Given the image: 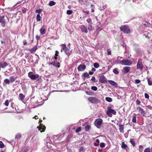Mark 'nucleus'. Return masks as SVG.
<instances>
[{
	"label": "nucleus",
	"mask_w": 152,
	"mask_h": 152,
	"mask_svg": "<svg viewBox=\"0 0 152 152\" xmlns=\"http://www.w3.org/2000/svg\"><path fill=\"white\" fill-rule=\"evenodd\" d=\"M86 66L84 64H81L77 67V69L78 71H83L86 68Z\"/></svg>",
	"instance_id": "obj_12"
},
{
	"label": "nucleus",
	"mask_w": 152,
	"mask_h": 152,
	"mask_svg": "<svg viewBox=\"0 0 152 152\" xmlns=\"http://www.w3.org/2000/svg\"><path fill=\"white\" fill-rule=\"evenodd\" d=\"M150 151L149 148H147L145 149L144 152H150Z\"/></svg>",
	"instance_id": "obj_46"
},
{
	"label": "nucleus",
	"mask_w": 152,
	"mask_h": 152,
	"mask_svg": "<svg viewBox=\"0 0 152 152\" xmlns=\"http://www.w3.org/2000/svg\"><path fill=\"white\" fill-rule=\"evenodd\" d=\"M61 45L62 46L63 50L64 51L65 54L68 56H69L71 54L70 52L69 49L66 47V44H62Z\"/></svg>",
	"instance_id": "obj_7"
},
{
	"label": "nucleus",
	"mask_w": 152,
	"mask_h": 152,
	"mask_svg": "<svg viewBox=\"0 0 152 152\" xmlns=\"http://www.w3.org/2000/svg\"><path fill=\"white\" fill-rule=\"evenodd\" d=\"M113 72L115 75H118L119 73V72L118 70L117 69L115 68L113 70Z\"/></svg>",
	"instance_id": "obj_31"
},
{
	"label": "nucleus",
	"mask_w": 152,
	"mask_h": 152,
	"mask_svg": "<svg viewBox=\"0 0 152 152\" xmlns=\"http://www.w3.org/2000/svg\"><path fill=\"white\" fill-rule=\"evenodd\" d=\"M91 12H94V7H91Z\"/></svg>",
	"instance_id": "obj_63"
},
{
	"label": "nucleus",
	"mask_w": 152,
	"mask_h": 152,
	"mask_svg": "<svg viewBox=\"0 0 152 152\" xmlns=\"http://www.w3.org/2000/svg\"><path fill=\"white\" fill-rule=\"evenodd\" d=\"M37 128L38 129V130L40 131L41 132H42L45 131L46 127L43 124H40L39 127L38 126Z\"/></svg>",
	"instance_id": "obj_9"
},
{
	"label": "nucleus",
	"mask_w": 152,
	"mask_h": 152,
	"mask_svg": "<svg viewBox=\"0 0 152 152\" xmlns=\"http://www.w3.org/2000/svg\"><path fill=\"white\" fill-rule=\"evenodd\" d=\"M95 80H96V78H95V77L94 76L92 77V78L91 80L93 81L94 82H96Z\"/></svg>",
	"instance_id": "obj_51"
},
{
	"label": "nucleus",
	"mask_w": 152,
	"mask_h": 152,
	"mask_svg": "<svg viewBox=\"0 0 152 152\" xmlns=\"http://www.w3.org/2000/svg\"><path fill=\"white\" fill-rule=\"evenodd\" d=\"M102 149H98V152H102Z\"/></svg>",
	"instance_id": "obj_64"
},
{
	"label": "nucleus",
	"mask_w": 152,
	"mask_h": 152,
	"mask_svg": "<svg viewBox=\"0 0 152 152\" xmlns=\"http://www.w3.org/2000/svg\"><path fill=\"white\" fill-rule=\"evenodd\" d=\"M108 81L110 83V84L112 85L113 86L115 87H116L118 86V84L114 81L111 80H108Z\"/></svg>",
	"instance_id": "obj_19"
},
{
	"label": "nucleus",
	"mask_w": 152,
	"mask_h": 152,
	"mask_svg": "<svg viewBox=\"0 0 152 152\" xmlns=\"http://www.w3.org/2000/svg\"><path fill=\"white\" fill-rule=\"evenodd\" d=\"M21 137V134H17L15 137V138L16 139H19Z\"/></svg>",
	"instance_id": "obj_34"
},
{
	"label": "nucleus",
	"mask_w": 152,
	"mask_h": 152,
	"mask_svg": "<svg viewBox=\"0 0 152 152\" xmlns=\"http://www.w3.org/2000/svg\"><path fill=\"white\" fill-rule=\"evenodd\" d=\"M96 70V69L95 68H92V69H91L92 71L93 72H94Z\"/></svg>",
	"instance_id": "obj_62"
},
{
	"label": "nucleus",
	"mask_w": 152,
	"mask_h": 152,
	"mask_svg": "<svg viewBox=\"0 0 152 152\" xmlns=\"http://www.w3.org/2000/svg\"><path fill=\"white\" fill-rule=\"evenodd\" d=\"M36 39L37 40H39L40 38L39 37V36L38 35H36Z\"/></svg>",
	"instance_id": "obj_59"
},
{
	"label": "nucleus",
	"mask_w": 152,
	"mask_h": 152,
	"mask_svg": "<svg viewBox=\"0 0 152 152\" xmlns=\"http://www.w3.org/2000/svg\"><path fill=\"white\" fill-rule=\"evenodd\" d=\"M132 121L134 123H135L136 122V116H134L132 119Z\"/></svg>",
	"instance_id": "obj_41"
},
{
	"label": "nucleus",
	"mask_w": 152,
	"mask_h": 152,
	"mask_svg": "<svg viewBox=\"0 0 152 152\" xmlns=\"http://www.w3.org/2000/svg\"><path fill=\"white\" fill-rule=\"evenodd\" d=\"M28 77L32 80H35L39 77V75H34L33 74L32 72H30L28 74Z\"/></svg>",
	"instance_id": "obj_6"
},
{
	"label": "nucleus",
	"mask_w": 152,
	"mask_h": 152,
	"mask_svg": "<svg viewBox=\"0 0 152 152\" xmlns=\"http://www.w3.org/2000/svg\"><path fill=\"white\" fill-rule=\"evenodd\" d=\"M4 104H5V105L6 106H8L9 105V100H6L4 103Z\"/></svg>",
	"instance_id": "obj_45"
},
{
	"label": "nucleus",
	"mask_w": 152,
	"mask_h": 152,
	"mask_svg": "<svg viewBox=\"0 0 152 152\" xmlns=\"http://www.w3.org/2000/svg\"><path fill=\"white\" fill-rule=\"evenodd\" d=\"M94 145L95 146H97L99 145V143H97L96 142H95L94 143Z\"/></svg>",
	"instance_id": "obj_60"
},
{
	"label": "nucleus",
	"mask_w": 152,
	"mask_h": 152,
	"mask_svg": "<svg viewBox=\"0 0 152 152\" xmlns=\"http://www.w3.org/2000/svg\"><path fill=\"white\" fill-rule=\"evenodd\" d=\"M84 148L83 147H81L80 149H79V151H81L83 152L82 151H84Z\"/></svg>",
	"instance_id": "obj_52"
},
{
	"label": "nucleus",
	"mask_w": 152,
	"mask_h": 152,
	"mask_svg": "<svg viewBox=\"0 0 152 152\" xmlns=\"http://www.w3.org/2000/svg\"><path fill=\"white\" fill-rule=\"evenodd\" d=\"M25 96L22 94H19V99L23 101V99L25 97Z\"/></svg>",
	"instance_id": "obj_21"
},
{
	"label": "nucleus",
	"mask_w": 152,
	"mask_h": 152,
	"mask_svg": "<svg viewBox=\"0 0 152 152\" xmlns=\"http://www.w3.org/2000/svg\"><path fill=\"white\" fill-rule=\"evenodd\" d=\"M146 107L150 110L152 109V107L150 105H148L146 106Z\"/></svg>",
	"instance_id": "obj_53"
},
{
	"label": "nucleus",
	"mask_w": 152,
	"mask_h": 152,
	"mask_svg": "<svg viewBox=\"0 0 152 152\" xmlns=\"http://www.w3.org/2000/svg\"><path fill=\"white\" fill-rule=\"evenodd\" d=\"M83 75L84 77H88L89 76L87 72L84 73L83 74Z\"/></svg>",
	"instance_id": "obj_36"
},
{
	"label": "nucleus",
	"mask_w": 152,
	"mask_h": 152,
	"mask_svg": "<svg viewBox=\"0 0 152 152\" xmlns=\"http://www.w3.org/2000/svg\"><path fill=\"white\" fill-rule=\"evenodd\" d=\"M73 11L71 10H67L66 12V13L67 15H70L72 14Z\"/></svg>",
	"instance_id": "obj_38"
},
{
	"label": "nucleus",
	"mask_w": 152,
	"mask_h": 152,
	"mask_svg": "<svg viewBox=\"0 0 152 152\" xmlns=\"http://www.w3.org/2000/svg\"><path fill=\"white\" fill-rule=\"evenodd\" d=\"M4 16H0V22L1 23V26L4 27L6 25V20L4 18Z\"/></svg>",
	"instance_id": "obj_8"
},
{
	"label": "nucleus",
	"mask_w": 152,
	"mask_h": 152,
	"mask_svg": "<svg viewBox=\"0 0 152 152\" xmlns=\"http://www.w3.org/2000/svg\"><path fill=\"white\" fill-rule=\"evenodd\" d=\"M145 97L146 99H149V96L148 94L147 93H145Z\"/></svg>",
	"instance_id": "obj_50"
},
{
	"label": "nucleus",
	"mask_w": 152,
	"mask_h": 152,
	"mask_svg": "<svg viewBox=\"0 0 152 152\" xmlns=\"http://www.w3.org/2000/svg\"><path fill=\"white\" fill-rule=\"evenodd\" d=\"M4 145L3 143L0 144V148H3L4 147Z\"/></svg>",
	"instance_id": "obj_58"
},
{
	"label": "nucleus",
	"mask_w": 152,
	"mask_h": 152,
	"mask_svg": "<svg viewBox=\"0 0 152 152\" xmlns=\"http://www.w3.org/2000/svg\"><path fill=\"white\" fill-rule=\"evenodd\" d=\"M94 67L96 68H97L99 67V64L97 63H95L94 64Z\"/></svg>",
	"instance_id": "obj_33"
},
{
	"label": "nucleus",
	"mask_w": 152,
	"mask_h": 152,
	"mask_svg": "<svg viewBox=\"0 0 152 152\" xmlns=\"http://www.w3.org/2000/svg\"><path fill=\"white\" fill-rule=\"evenodd\" d=\"M15 79V78L13 76H10V80L11 83H12L14 81Z\"/></svg>",
	"instance_id": "obj_25"
},
{
	"label": "nucleus",
	"mask_w": 152,
	"mask_h": 152,
	"mask_svg": "<svg viewBox=\"0 0 152 152\" xmlns=\"http://www.w3.org/2000/svg\"><path fill=\"white\" fill-rule=\"evenodd\" d=\"M80 29L81 31L82 32H84L86 33H87L88 32L87 28L83 25H82L81 26Z\"/></svg>",
	"instance_id": "obj_16"
},
{
	"label": "nucleus",
	"mask_w": 152,
	"mask_h": 152,
	"mask_svg": "<svg viewBox=\"0 0 152 152\" xmlns=\"http://www.w3.org/2000/svg\"><path fill=\"white\" fill-rule=\"evenodd\" d=\"M87 22L90 24H92V23L91 22V18H88L86 20Z\"/></svg>",
	"instance_id": "obj_40"
},
{
	"label": "nucleus",
	"mask_w": 152,
	"mask_h": 152,
	"mask_svg": "<svg viewBox=\"0 0 152 152\" xmlns=\"http://www.w3.org/2000/svg\"><path fill=\"white\" fill-rule=\"evenodd\" d=\"M137 109L139 113H141L143 116H145V113L143 109L140 107H138L137 108Z\"/></svg>",
	"instance_id": "obj_13"
},
{
	"label": "nucleus",
	"mask_w": 152,
	"mask_h": 152,
	"mask_svg": "<svg viewBox=\"0 0 152 152\" xmlns=\"http://www.w3.org/2000/svg\"><path fill=\"white\" fill-rule=\"evenodd\" d=\"M54 61L52 62L53 65L57 67H59L60 66V63L59 61V60L58 59H53Z\"/></svg>",
	"instance_id": "obj_10"
},
{
	"label": "nucleus",
	"mask_w": 152,
	"mask_h": 152,
	"mask_svg": "<svg viewBox=\"0 0 152 152\" xmlns=\"http://www.w3.org/2000/svg\"><path fill=\"white\" fill-rule=\"evenodd\" d=\"M23 43L24 45H26L27 44L26 41V40H24L23 41Z\"/></svg>",
	"instance_id": "obj_57"
},
{
	"label": "nucleus",
	"mask_w": 152,
	"mask_h": 152,
	"mask_svg": "<svg viewBox=\"0 0 152 152\" xmlns=\"http://www.w3.org/2000/svg\"><path fill=\"white\" fill-rule=\"evenodd\" d=\"M107 110L106 112V114L108 117H112V114L115 115L116 114V112L114 110L111 108V107H108L107 108Z\"/></svg>",
	"instance_id": "obj_1"
},
{
	"label": "nucleus",
	"mask_w": 152,
	"mask_h": 152,
	"mask_svg": "<svg viewBox=\"0 0 152 152\" xmlns=\"http://www.w3.org/2000/svg\"><path fill=\"white\" fill-rule=\"evenodd\" d=\"M107 53L108 55H110L111 54V51L110 50H108Z\"/></svg>",
	"instance_id": "obj_56"
},
{
	"label": "nucleus",
	"mask_w": 152,
	"mask_h": 152,
	"mask_svg": "<svg viewBox=\"0 0 152 152\" xmlns=\"http://www.w3.org/2000/svg\"><path fill=\"white\" fill-rule=\"evenodd\" d=\"M92 90L94 91H96L97 89V88L95 86H92L91 88Z\"/></svg>",
	"instance_id": "obj_37"
},
{
	"label": "nucleus",
	"mask_w": 152,
	"mask_h": 152,
	"mask_svg": "<svg viewBox=\"0 0 152 152\" xmlns=\"http://www.w3.org/2000/svg\"><path fill=\"white\" fill-rule=\"evenodd\" d=\"M88 28L89 31H92L94 30V28L92 27V24H89Z\"/></svg>",
	"instance_id": "obj_23"
},
{
	"label": "nucleus",
	"mask_w": 152,
	"mask_h": 152,
	"mask_svg": "<svg viewBox=\"0 0 152 152\" xmlns=\"http://www.w3.org/2000/svg\"><path fill=\"white\" fill-rule=\"evenodd\" d=\"M40 34L42 35H44L46 33V30L44 28V26H42V27L40 29Z\"/></svg>",
	"instance_id": "obj_18"
},
{
	"label": "nucleus",
	"mask_w": 152,
	"mask_h": 152,
	"mask_svg": "<svg viewBox=\"0 0 152 152\" xmlns=\"http://www.w3.org/2000/svg\"><path fill=\"white\" fill-rule=\"evenodd\" d=\"M56 4V3L53 1H50L49 4V5L50 6H52L55 5Z\"/></svg>",
	"instance_id": "obj_29"
},
{
	"label": "nucleus",
	"mask_w": 152,
	"mask_h": 152,
	"mask_svg": "<svg viewBox=\"0 0 152 152\" xmlns=\"http://www.w3.org/2000/svg\"><path fill=\"white\" fill-rule=\"evenodd\" d=\"M119 129L121 132L123 133L124 132V127L123 125H119Z\"/></svg>",
	"instance_id": "obj_24"
},
{
	"label": "nucleus",
	"mask_w": 152,
	"mask_h": 152,
	"mask_svg": "<svg viewBox=\"0 0 152 152\" xmlns=\"http://www.w3.org/2000/svg\"><path fill=\"white\" fill-rule=\"evenodd\" d=\"M100 146L101 148H103L105 146V144L104 143H101L100 145Z\"/></svg>",
	"instance_id": "obj_48"
},
{
	"label": "nucleus",
	"mask_w": 152,
	"mask_h": 152,
	"mask_svg": "<svg viewBox=\"0 0 152 152\" xmlns=\"http://www.w3.org/2000/svg\"><path fill=\"white\" fill-rule=\"evenodd\" d=\"M37 47L36 46H34L29 51L31 53H34L35 52L36 50L37 49Z\"/></svg>",
	"instance_id": "obj_22"
},
{
	"label": "nucleus",
	"mask_w": 152,
	"mask_h": 152,
	"mask_svg": "<svg viewBox=\"0 0 152 152\" xmlns=\"http://www.w3.org/2000/svg\"><path fill=\"white\" fill-rule=\"evenodd\" d=\"M42 9H39V10H36V13H38L39 14L42 12Z\"/></svg>",
	"instance_id": "obj_44"
},
{
	"label": "nucleus",
	"mask_w": 152,
	"mask_h": 152,
	"mask_svg": "<svg viewBox=\"0 0 152 152\" xmlns=\"http://www.w3.org/2000/svg\"><path fill=\"white\" fill-rule=\"evenodd\" d=\"M147 80L148 83V84L150 86L152 85V81L149 78H148Z\"/></svg>",
	"instance_id": "obj_35"
},
{
	"label": "nucleus",
	"mask_w": 152,
	"mask_h": 152,
	"mask_svg": "<svg viewBox=\"0 0 152 152\" xmlns=\"http://www.w3.org/2000/svg\"><path fill=\"white\" fill-rule=\"evenodd\" d=\"M130 143L133 145V147H134L135 145V141L134 139H131L130 140Z\"/></svg>",
	"instance_id": "obj_26"
},
{
	"label": "nucleus",
	"mask_w": 152,
	"mask_h": 152,
	"mask_svg": "<svg viewBox=\"0 0 152 152\" xmlns=\"http://www.w3.org/2000/svg\"><path fill=\"white\" fill-rule=\"evenodd\" d=\"M36 20L38 21H39L41 20V17L39 14H38L37 15Z\"/></svg>",
	"instance_id": "obj_30"
},
{
	"label": "nucleus",
	"mask_w": 152,
	"mask_h": 152,
	"mask_svg": "<svg viewBox=\"0 0 152 152\" xmlns=\"http://www.w3.org/2000/svg\"><path fill=\"white\" fill-rule=\"evenodd\" d=\"M137 67L138 69H139L141 70L142 69V64L141 60L139 59L137 62Z\"/></svg>",
	"instance_id": "obj_15"
},
{
	"label": "nucleus",
	"mask_w": 152,
	"mask_h": 152,
	"mask_svg": "<svg viewBox=\"0 0 152 152\" xmlns=\"http://www.w3.org/2000/svg\"><path fill=\"white\" fill-rule=\"evenodd\" d=\"M21 11L23 13H25L27 11V9L25 8H23L21 10Z\"/></svg>",
	"instance_id": "obj_43"
},
{
	"label": "nucleus",
	"mask_w": 152,
	"mask_h": 152,
	"mask_svg": "<svg viewBox=\"0 0 152 152\" xmlns=\"http://www.w3.org/2000/svg\"><path fill=\"white\" fill-rule=\"evenodd\" d=\"M139 150L140 152H142L143 150V146L142 145H140L139 146Z\"/></svg>",
	"instance_id": "obj_42"
},
{
	"label": "nucleus",
	"mask_w": 152,
	"mask_h": 152,
	"mask_svg": "<svg viewBox=\"0 0 152 152\" xmlns=\"http://www.w3.org/2000/svg\"><path fill=\"white\" fill-rule=\"evenodd\" d=\"M88 100L94 104H97L100 102V100L95 97H90L88 99Z\"/></svg>",
	"instance_id": "obj_4"
},
{
	"label": "nucleus",
	"mask_w": 152,
	"mask_h": 152,
	"mask_svg": "<svg viewBox=\"0 0 152 152\" xmlns=\"http://www.w3.org/2000/svg\"><path fill=\"white\" fill-rule=\"evenodd\" d=\"M115 63L117 64H120V61L117 60L115 61Z\"/></svg>",
	"instance_id": "obj_55"
},
{
	"label": "nucleus",
	"mask_w": 152,
	"mask_h": 152,
	"mask_svg": "<svg viewBox=\"0 0 152 152\" xmlns=\"http://www.w3.org/2000/svg\"><path fill=\"white\" fill-rule=\"evenodd\" d=\"M130 68V67L129 66L124 67L122 69V71L123 73L126 74L129 71Z\"/></svg>",
	"instance_id": "obj_11"
},
{
	"label": "nucleus",
	"mask_w": 152,
	"mask_h": 152,
	"mask_svg": "<svg viewBox=\"0 0 152 152\" xmlns=\"http://www.w3.org/2000/svg\"><path fill=\"white\" fill-rule=\"evenodd\" d=\"M135 83L136 84H138L140 83V81L138 79H136L135 80Z\"/></svg>",
	"instance_id": "obj_49"
},
{
	"label": "nucleus",
	"mask_w": 152,
	"mask_h": 152,
	"mask_svg": "<svg viewBox=\"0 0 152 152\" xmlns=\"http://www.w3.org/2000/svg\"><path fill=\"white\" fill-rule=\"evenodd\" d=\"M120 64L123 65L131 66L132 64V62L128 59L123 60L120 61Z\"/></svg>",
	"instance_id": "obj_3"
},
{
	"label": "nucleus",
	"mask_w": 152,
	"mask_h": 152,
	"mask_svg": "<svg viewBox=\"0 0 152 152\" xmlns=\"http://www.w3.org/2000/svg\"><path fill=\"white\" fill-rule=\"evenodd\" d=\"M4 82L6 84L9 85L10 83V82L9 79H6L4 80Z\"/></svg>",
	"instance_id": "obj_27"
},
{
	"label": "nucleus",
	"mask_w": 152,
	"mask_h": 152,
	"mask_svg": "<svg viewBox=\"0 0 152 152\" xmlns=\"http://www.w3.org/2000/svg\"><path fill=\"white\" fill-rule=\"evenodd\" d=\"M81 130V128L80 127H78L76 130L75 132L76 133H78L80 132Z\"/></svg>",
	"instance_id": "obj_47"
},
{
	"label": "nucleus",
	"mask_w": 152,
	"mask_h": 152,
	"mask_svg": "<svg viewBox=\"0 0 152 152\" xmlns=\"http://www.w3.org/2000/svg\"><path fill=\"white\" fill-rule=\"evenodd\" d=\"M90 126L89 125H87L85 127V130L86 131H88L90 129Z\"/></svg>",
	"instance_id": "obj_39"
},
{
	"label": "nucleus",
	"mask_w": 152,
	"mask_h": 152,
	"mask_svg": "<svg viewBox=\"0 0 152 152\" xmlns=\"http://www.w3.org/2000/svg\"><path fill=\"white\" fill-rule=\"evenodd\" d=\"M105 99L107 102H111L112 101V99L109 97H106Z\"/></svg>",
	"instance_id": "obj_32"
},
{
	"label": "nucleus",
	"mask_w": 152,
	"mask_h": 152,
	"mask_svg": "<svg viewBox=\"0 0 152 152\" xmlns=\"http://www.w3.org/2000/svg\"><path fill=\"white\" fill-rule=\"evenodd\" d=\"M9 64L6 62L5 61H2L0 62V66L2 68H4Z\"/></svg>",
	"instance_id": "obj_17"
},
{
	"label": "nucleus",
	"mask_w": 152,
	"mask_h": 152,
	"mask_svg": "<svg viewBox=\"0 0 152 152\" xmlns=\"http://www.w3.org/2000/svg\"><path fill=\"white\" fill-rule=\"evenodd\" d=\"M103 121L102 119L99 118L97 119L94 122L95 126L98 128H100L102 124Z\"/></svg>",
	"instance_id": "obj_5"
},
{
	"label": "nucleus",
	"mask_w": 152,
	"mask_h": 152,
	"mask_svg": "<svg viewBox=\"0 0 152 152\" xmlns=\"http://www.w3.org/2000/svg\"><path fill=\"white\" fill-rule=\"evenodd\" d=\"M99 81L100 83H103L107 82L106 79L104 75L101 76L99 78Z\"/></svg>",
	"instance_id": "obj_14"
},
{
	"label": "nucleus",
	"mask_w": 152,
	"mask_h": 152,
	"mask_svg": "<svg viewBox=\"0 0 152 152\" xmlns=\"http://www.w3.org/2000/svg\"><path fill=\"white\" fill-rule=\"evenodd\" d=\"M127 145L124 142H123L122 143L121 147L122 148L125 149L127 147Z\"/></svg>",
	"instance_id": "obj_28"
},
{
	"label": "nucleus",
	"mask_w": 152,
	"mask_h": 152,
	"mask_svg": "<svg viewBox=\"0 0 152 152\" xmlns=\"http://www.w3.org/2000/svg\"><path fill=\"white\" fill-rule=\"evenodd\" d=\"M89 74L90 75H93L94 74L93 72L92 71H90L89 72Z\"/></svg>",
	"instance_id": "obj_61"
},
{
	"label": "nucleus",
	"mask_w": 152,
	"mask_h": 152,
	"mask_svg": "<svg viewBox=\"0 0 152 152\" xmlns=\"http://www.w3.org/2000/svg\"><path fill=\"white\" fill-rule=\"evenodd\" d=\"M136 103L137 104H140V101L138 100H136Z\"/></svg>",
	"instance_id": "obj_54"
},
{
	"label": "nucleus",
	"mask_w": 152,
	"mask_h": 152,
	"mask_svg": "<svg viewBox=\"0 0 152 152\" xmlns=\"http://www.w3.org/2000/svg\"><path fill=\"white\" fill-rule=\"evenodd\" d=\"M120 28L121 31L124 33L128 34L130 33V29L129 26L127 25L121 26L120 27Z\"/></svg>",
	"instance_id": "obj_2"
},
{
	"label": "nucleus",
	"mask_w": 152,
	"mask_h": 152,
	"mask_svg": "<svg viewBox=\"0 0 152 152\" xmlns=\"http://www.w3.org/2000/svg\"><path fill=\"white\" fill-rule=\"evenodd\" d=\"M58 52L56 50V53L55 55V56L53 59H58L59 60L60 58H59V56H58Z\"/></svg>",
	"instance_id": "obj_20"
}]
</instances>
